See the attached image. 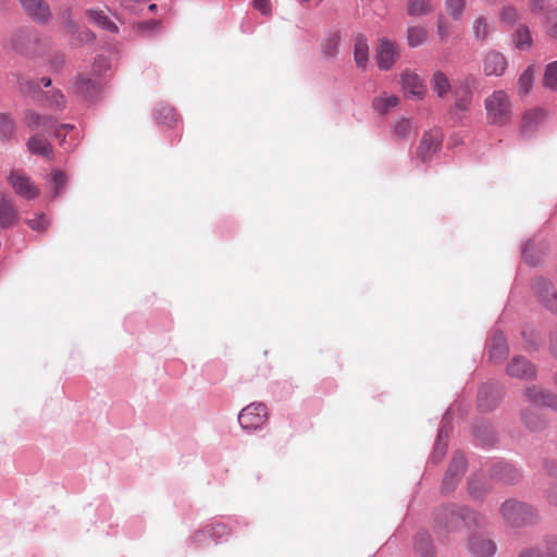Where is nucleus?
Segmentation results:
<instances>
[{
  "instance_id": "nucleus-1",
  "label": "nucleus",
  "mask_w": 557,
  "mask_h": 557,
  "mask_svg": "<svg viewBox=\"0 0 557 557\" xmlns=\"http://www.w3.org/2000/svg\"><path fill=\"white\" fill-rule=\"evenodd\" d=\"M486 121L491 125H507L512 117V102L507 91L494 90L484 99Z\"/></svg>"
},
{
  "instance_id": "nucleus-2",
  "label": "nucleus",
  "mask_w": 557,
  "mask_h": 557,
  "mask_svg": "<svg viewBox=\"0 0 557 557\" xmlns=\"http://www.w3.org/2000/svg\"><path fill=\"white\" fill-rule=\"evenodd\" d=\"M436 520L447 531L458 530L463 527H472L481 523V517L467 507L448 505L440 509Z\"/></svg>"
},
{
  "instance_id": "nucleus-3",
  "label": "nucleus",
  "mask_w": 557,
  "mask_h": 557,
  "mask_svg": "<svg viewBox=\"0 0 557 557\" xmlns=\"http://www.w3.org/2000/svg\"><path fill=\"white\" fill-rule=\"evenodd\" d=\"M500 512L503 518L512 527H524L534 524L539 520V513L533 507L515 499L506 500Z\"/></svg>"
},
{
  "instance_id": "nucleus-4",
  "label": "nucleus",
  "mask_w": 557,
  "mask_h": 557,
  "mask_svg": "<svg viewBox=\"0 0 557 557\" xmlns=\"http://www.w3.org/2000/svg\"><path fill=\"white\" fill-rule=\"evenodd\" d=\"M443 144V134L440 128L425 131L416 149V158L422 162H430L433 157L441 150Z\"/></svg>"
},
{
  "instance_id": "nucleus-5",
  "label": "nucleus",
  "mask_w": 557,
  "mask_h": 557,
  "mask_svg": "<svg viewBox=\"0 0 557 557\" xmlns=\"http://www.w3.org/2000/svg\"><path fill=\"white\" fill-rule=\"evenodd\" d=\"M268 420V410L264 404L252 403L246 406L238 414V422L245 430H256Z\"/></svg>"
},
{
  "instance_id": "nucleus-6",
  "label": "nucleus",
  "mask_w": 557,
  "mask_h": 557,
  "mask_svg": "<svg viewBox=\"0 0 557 557\" xmlns=\"http://www.w3.org/2000/svg\"><path fill=\"white\" fill-rule=\"evenodd\" d=\"M25 121L27 126L33 131H50L54 128V135L57 138L61 137V132L65 131L69 133L70 131L74 129V125L72 124H61L59 126L55 125V121L47 115H39L35 112H27L25 115Z\"/></svg>"
},
{
  "instance_id": "nucleus-7",
  "label": "nucleus",
  "mask_w": 557,
  "mask_h": 557,
  "mask_svg": "<svg viewBox=\"0 0 557 557\" xmlns=\"http://www.w3.org/2000/svg\"><path fill=\"white\" fill-rule=\"evenodd\" d=\"M8 181L14 191L26 199H35L39 196V189L34 185L30 177L22 171H13Z\"/></svg>"
},
{
  "instance_id": "nucleus-8",
  "label": "nucleus",
  "mask_w": 557,
  "mask_h": 557,
  "mask_svg": "<svg viewBox=\"0 0 557 557\" xmlns=\"http://www.w3.org/2000/svg\"><path fill=\"white\" fill-rule=\"evenodd\" d=\"M524 399L535 407H548L557 411V394L540 386H530L523 392Z\"/></svg>"
},
{
  "instance_id": "nucleus-9",
  "label": "nucleus",
  "mask_w": 557,
  "mask_h": 557,
  "mask_svg": "<svg viewBox=\"0 0 557 557\" xmlns=\"http://www.w3.org/2000/svg\"><path fill=\"white\" fill-rule=\"evenodd\" d=\"M483 72L486 76H503L508 66L506 57L496 50L487 51L482 60Z\"/></svg>"
},
{
  "instance_id": "nucleus-10",
  "label": "nucleus",
  "mask_w": 557,
  "mask_h": 557,
  "mask_svg": "<svg viewBox=\"0 0 557 557\" xmlns=\"http://www.w3.org/2000/svg\"><path fill=\"white\" fill-rule=\"evenodd\" d=\"M399 57L398 47L395 42L382 39L376 49V63L380 70L387 71Z\"/></svg>"
},
{
  "instance_id": "nucleus-11",
  "label": "nucleus",
  "mask_w": 557,
  "mask_h": 557,
  "mask_svg": "<svg viewBox=\"0 0 557 557\" xmlns=\"http://www.w3.org/2000/svg\"><path fill=\"white\" fill-rule=\"evenodd\" d=\"M25 13L37 23H48L51 18L49 4L45 0H18Z\"/></svg>"
},
{
  "instance_id": "nucleus-12",
  "label": "nucleus",
  "mask_w": 557,
  "mask_h": 557,
  "mask_svg": "<svg viewBox=\"0 0 557 557\" xmlns=\"http://www.w3.org/2000/svg\"><path fill=\"white\" fill-rule=\"evenodd\" d=\"M533 290L540 301L550 311L557 312V292L545 278H536L533 283Z\"/></svg>"
},
{
  "instance_id": "nucleus-13",
  "label": "nucleus",
  "mask_w": 557,
  "mask_h": 557,
  "mask_svg": "<svg viewBox=\"0 0 557 557\" xmlns=\"http://www.w3.org/2000/svg\"><path fill=\"white\" fill-rule=\"evenodd\" d=\"M401 85L406 95L422 99L426 94V85L420 75L413 71L406 70L401 73Z\"/></svg>"
},
{
  "instance_id": "nucleus-14",
  "label": "nucleus",
  "mask_w": 557,
  "mask_h": 557,
  "mask_svg": "<svg viewBox=\"0 0 557 557\" xmlns=\"http://www.w3.org/2000/svg\"><path fill=\"white\" fill-rule=\"evenodd\" d=\"M466 471V458L461 453H456L443 480V488L450 491Z\"/></svg>"
},
{
  "instance_id": "nucleus-15",
  "label": "nucleus",
  "mask_w": 557,
  "mask_h": 557,
  "mask_svg": "<svg viewBox=\"0 0 557 557\" xmlns=\"http://www.w3.org/2000/svg\"><path fill=\"white\" fill-rule=\"evenodd\" d=\"M100 88V79L91 74H78L73 84L74 92L87 99L94 98Z\"/></svg>"
},
{
  "instance_id": "nucleus-16",
  "label": "nucleus",
  "mask_w": 557,
  "mask_h": 557,
  "mask_svg": "<svg viewBox=\"0 0 557 557\" xmlns=\"http://www.w3.org/2000/svg\"><path fill=\"white\" fill-rule=\"evenodd\" d=\"M471 78H465L459 81L453 89L455 99V108L460 111H467L472 102L473 92L470 85ZM472 81H474L472 78Z\"/></svg>"
},
{
  "instance_id": "nucleus-17",
  "label": "nucleus",
  "mask_w": 557,
  "mask_h": 557,
  "mask_svg": "<svg viewBox=\"0 0 557 557\" xmlns=\"http://www.w3.org/2000/svg\"><path fill=\"white\" fill-rule=\"evenodd\" d=\"M507 373L517 379L530 380L535 377L536 370L527 359L515 357L507 366Z\"/></svg>"
},
{
  "instance_id": "nucleus-18",
  "label": "nucleus",
  "mask_w": 557,
  "mask_h": 557,
  "mask_svg": "<svg viewBox=\"0 0 557 557\" xmlns=\"http://www.w3.org/2000/svg\"><path fill=\"white\" fill-rule=\"evenodd\" d=\"M18 211L14 201L4 195L0 196V227L9 228L16 224Z\"/></svg>"
},
{
  "instance_id": "nucleus-19",
  "label": "nucleus",
  "mask_w": 557,
  "mask_h": 557,
  "mask_svg": "<svg viewBox=\"0 0 557 557\" xmlns=\"http://www.w3.org/2000/svg\"><path fill=\"white\" fill-rule=\"evenodd\" d=\"M470 552L479 557H492L496 553L495 543L484 535H474L469 542Z\"/></svg>"
},
{
  "instance_id": "nucleus-20",
  "label": "nucleus",
  "mask_w": 557,
  "mask_h": 557,
  "mask_svg": "<svg viewBox=\"0 0 557 557\" xmlns=\"http://www.w3.org/2000/svg\"><path fill=\"white\" fill-rule=\"evenodd\" d=\"M27 148L33 154L41 156L48 160H53L54 153L51 144L44 136L36 134L27 141Z\"/></svg>"
},
{
  "instance_id": "nucleus-21",
  "label": "nucleus",
  "mask_w": 557,
  "mask_h": 557,
  "mask_svg": "<svg viewBox=\"0 0 557 557\" xmlns=\"http://www.w3.org/2000/svg\"><path fill=\"white\" fill-rule=\"evenodd\" d=\"M525 557H557V536L545 537L540 544L531 547Z\"/></svg>"
},
{
  "instance_id": "nucleus-22",
  "label": "nucleus",
  "mask_w": 557,
  "mask_h": 557,
  "mask_svg": "<svg viewBox=\"0 0 557 557\" xmlns=\"http://www.w3.org/2000/svg\"><path fill=\"white\" fill-rule=\"evenodd\" d=\"M354 60L357 67L366 70L369 61L368 40L362 34H358L354 39Z\"/></svg>"
},
{
  "instance_id": "nucleus-23",
  "label": "nucleus",
  "mask_w": 557,
  "mask_h": 557,
  "mask_svg": "<svg viewBox=\"0 0 557 557\" xmlns=\"http://www.w3.org/2000/svg\"><path fill=\"white\" fill-rule=\"evenodd\" d=\"M434 11V0H406V13L411 17L430 15Z\"/></svg>"
},
{
  "instance_id": "nucleus-24",
  "label": "nucleus",
  "mask_w": 557,
  "mask_h": 557,
  "mask_svg": "<svg viewBox=\"0 0 557 557\" xmlns=\"http://www.w3.org/2000/svg\"><path fill=\"white\" fill-rule=\"evenodd\" d=\"M430 84L432 90L440 98H445L453 91L450 79L443 71H435L432 74Z\"/></svg>"
},
{
  "instance_id": "nucleus-25",
  "label": "nucleus",
  "mask_w": 557,
  "mask_h": 557,
  "mask_svg": "<svg viewBox=\"0 0 557 557\" xmlns=\"http://www.w3.org/2000/svg\"><path fill=\"white\" fill-rule=\"evenodd\" d=\"M65 29L73 37V45H83L91 42L95 39V35L89 29H79L78 26L70 18L65 20Z\"/></svg>"
},
{
  "instance_id": "nucleus-26",
  "label": "nucleus",
  "mask_w": 557,
  "mask_h": 557,
  "mask_svg": "<svg viewBox=\"0 0 557 557\" xmlns=\"http://www.w3.org/2000/svg\"><path fill=\"white\" fill-rule=\"evenodd\" d=\"M508 355L506 338L502 332H496L493 336V343L490 350V359L495 362H502Z\"/></svg>"
},
{
  "instance_id": "nucleus-27",
  "label": "nucleus",
  "mask_w": 557,
  "mask_h": 557,
  "mask_svg": "<svg viewBox=\"0 0 557 557\" xmlns=\"http://www.w3.org/2000/svg\"><path fill=\"white\" fill-rule=\"evenodd\" d=\"M545 119V112L542 109L535 108L524 112L521 121V132L523 134L532 132Z\"/></svg>"
},
{
  "instance_id": "nucleus-28",
  "label": "nucleus",
  "mask_w": 557,
  "mask_h": 557,
  "mask_svg": "<svg viewBox=\"0 0 557 557\" xmlns=\"http://www.w3.org/2000/svg\"><path fill=\"white\" fill-rule=\"evenodd\" d=\"M406 38L410 48L420 47L428 40V30L422 25L408 26L406 29Z\"/></svg>"
},
{
  "instance_id": "nucleus-29",
  "label": "nucleus",
  "mask_w": 557,
  "mask_h": 557,
  "mask_svg": "<svg viewBox=\"0 0 557 557\" xmlns=\"http://www.w3.org/2000/svg\"><path fill=\"white\" fill-rule=\"evenodd\" d=\"M399 103V98L395 95L384 94L373 99L372 106L374 110L384 115L389 112L391 109L395 108Z\"/></svg>"
},
{
  "instance_id": "nucleus-30",
  "label": "nucleus",
  "mask_w": 557,
  "mask_h": 557,
  "mask_svg": "<svg viewBox=\"0 0 557 557\" xmlns=\"http://www.w3.org/2000/svg\"><path fill=\"white\" fill-rule=\"evenodd\" d=\"M341 44L339 32L330 33L322 42V53L325 58H335Z\"/></svg>"
},
{
  "instance_id": "nucleus-31",
  "label": "nucleus",
  "mask_w": 557,
  "mask_h": 557,
  "mask_svg": "<svg viewBox=\"0 0 557 557\" xmlns=\"http://www.w3.org/2000/svg\"><path fill=\"white\" fill-rule=\"evenodd\" d=\"M534 76L535 71L533 65L528 66L520 75L518 79V95L520 97H524L531 91L534 83Z\"/></svg>"
},
{
  "instance_id": "nucleus-32",
  "label": "nucleus",
  "mask_w": 557,
  "mask_h": 557,
  "mask_svg": "<svg viewBox=\"0 0 557 557\" xmlns=\"http://www.w3.org/2000/svg\"><path fill=\"white\" fill-rule=\"evenodd\" d=\"M86 14H87L88 18L92 23L98 25L99 27H101L108 32H111V33L117 32V26L114 24V22L109 20V17L107 15H104V13L102 11L88 10L86 12Z\"/></svg>"
},
{
  "instance_id": "nucleus-33",
  "label": "nucleus",
  "mask_w": 557,
  "mask_h": 557,
  "mask_svg": "<svg viewBox=\"0 0 557 557\" xmlns=\"http://www.w3.org/2000/svg\"><path fill=\"white\" fill-rule=\"evenodd\" d=\"M515 44L520 50H527L532 46V36L528 26L520 25L515 32Z\"/></svg>"
},
{
  "instance_id": "nucleus-34",
  "label": "nucleus",
  "mask_w": 557,
  "mask_h": 557,
  "mask_svg": "<svg viewBox=\"0 0 557 557\" xmlns=\"http://www.w3.org/2000/svg\"><path fill=\"white\" fill-rule=\"evenodd\" d=\"M521 417L527 428L531 431H537L545 425L544 420L537 414V412L531 409H523Z\"/></svg>"
},
{
  "instance_id": "nucleus-35",
  "label": "nucleus",
  "mask_w": 557,
  "mask_h": 557,
  "mask_svg": "<svg viewBox=\"0 0 557 557\" xmlns=\"http://www.w3.org/2000/svg\"><path fill=\"white\" fill-rule=\"evenodd\" d=\"M157 119L159 123L172 126L177 122V114L172 107L163 106L158 110Z\"/></svg>"
},
{
  "instance_id": "nucleus-36",
  "label": "nucleus",
  "mask_w": 557,
  "mask_h": 557,
  "mask_svg": "<svg viewBox=\"0 0 557 557\" xmlns=\"http://www.w3.org/2000/svg\"><path fill=\"white\" fill-rule=\"evenodd\" d=\"M499 17L503 23L512 26L520 18V14L517 8L508 4L502 8L499 12Z\"/></svg>"
},
{
  "instance_id": "nucleus-37",
  "label": "nucleus",
  "mask_w": 557,
  "mask_h": 557,
  "mask_svg": "<svg viewBox=\"0 0 557 557\" xmlns=\"http://www.w3.org/2000/svg\"><path fill=\"white\" fill-rule=\"evenodd\" d=\"M66 182H67L66 175L62 171L54 170L51 173V183L53 184L52 198L58 197L63 191V189L65 188Z\"/></svg>"
},
{
  "instance_id": "nucleus-38",
  "label": "nucleus",
  "mask_w": 557,
  "mask_h": 557,
  "mask_svg": "<svg viewBox=\"0 0 557 557\" xmlns=\"http://www.w3.org/2000/svg\"><path fill=\"white\" fill-rule=\"evenodd\" d=\"M414 546L417 552L422 555H429L432 550L431 537L426 532H419L416 536Z\"/></svg>"
},
{
  "instance_id": "nucleus-39",
  "label": "nucleus",
  "mask_w": 557,
  "mask_h": 557,
  "mask_svg": "<svg viewBox=\"0 0 557 557\" xmlns=\"http://www.w3.org/2000/svg\"><path fill=\"white\" fill-rule=\"evenodd\" d=\"M446 10L454 20L462 16L466 0H445Z\"/></svg>"
},
{
  "instance_id": "nucleus-40",
  "label": "nucleus",
  "mask_w": 557,
  "mask_h": 557,
  "mask_svg": "<svg viewBox=\"0 0 557 557\" xmlns=\"http://www.w3.org/2000/svg\"><path fill=\"white\" fill-rule=\"evenodd\" d=\"M412 131V124L408 119L398 120L393 128L394 135L398 138H407Z\"/></svg>"
},
{
  "instance_id": "nucleus-41",
  "label": "nucleus",
  "mask_w": 557,
  "mask_h": 557,
  "mask_svg": "<svg viewBox=\"0 0 557 557\" xmlns=\"http://www.w3.org/2000/svg\"><path fill=\"white\" fill-rule=\"evenodd\" d=\"M473 33L476 39L484 40L490 33V26L484 17H478L473 23Z\"/></svg>"
},
{
  "instance_id": "nucleus-42",
  "label": "nucleus",
  "mask_w": 557,
  "mask_h": 557,
  "mask_svg": "<svg viewBox=\"0 0 557 557\" xmlns=\"http://www.w3.org/2000/svg\"><path fill=\"white\" fill-rule=\"evenodd\" d=\"M14 132V123L12 119L5 114H0V137L9 139Z\"/></svg>"
},
{
  "instance_id": "nucleus-43",
  "label": "nucleus",
  "mask_w": 557,
  "mask_h": 557,
  "mask_svg": "<svg viewBox=\"0 0 557 557\" xmlns=\"http://www.w3.org/2000/svg\"><path fill=\"white\" fill-rule=\"evenodd\" d=\"M26 224L34 231L44 233L50 225L49 219L45 214L37 215L26 221Z\"/></svg>"
},
{
  "instance_id": "nucleus-44",
  "label": "nucleus",
  "mask_w": 557,
  "mask_h": 557,
  "mask_svg": "<svg viewBox=\"0 0 557 557\" xmlns=\"http://www.w3.org/2000/svg\"><path fill=\"white\" fill-rule=\"evenodd\" d=\"M110 69V61L106 57L99 55L95 59L91 69V75L100 78V76Z\"/></svg>"
},
{
  "instance_id": "nucleus-45",
  "label": "nucleus",
  "mask_w": 557,
  "mask_h": 557,
  "mask_svg": "<svg viewBox=\"0 0 557 557\" xmlns=\"http://www.w3.org/2000/svg\"><path fill=\"white\" fill-rule=\"evenodd\" d=\"M545 28L550 37L557 38V8L547 13Z\"/></svg>"
},
{
  "instance_id": "nucleus-46",
  "label": "nucleus",
  "mask_w": 557,
  "mask_h": 557,
  "mask_svg": "<svg viewBox=\"0 0 557 557\" xmlns=\"http://www.w3.org/2000/svg\"><path fill=\"white\" fill-rule=\"evenodd\" d=\"M544 82L546 86L557 88V61L547 65Z\"/></svg>"
},
{
  "instance_id": "nucleus-47",
  "label": "nucleus",
  "mask_w": 557,
  "mask_h": 557,
  "mask_svg": "<svg viewBox=\"0 0 557 557\" xmlns=\"http://www.w3.org/2000/svg\"><path fill=\"white\" fill-rule=\"evenodd\" d=\"M48 102V106L51 108L63 109L65 107V98L59 90L51 92Z\"/></svg>"
},
{
  "instance_id": "nucleus-48",
  "label": "nucleus",
  "mask_w": 557,
  "mask_h": 557,
  "mask_svg": "<svg viewBox=\"0 0 557 557\" xmlns=\"http://www.w3.org/2000/svg\"><path fill=\"white\" fill-rule=\"evenodd\" d=\"M20 88L23 92L33 95L39 89V84L30 79H21Z\"/></svg>"
},
{
  "instance_id": "nucleus-49",
  "label": "nucleus",
  "mask_w": 557,
  "mask_h": 557,
  "mask_svg": "<svg viewBox=\"0 0 557 557\" xmlns=\"http://www.w3.org/2000/svg\"><path fill=\"white\" fill-rule=\"evenodd\" d=\"M253 7L263 15H269L272 12L270 0H253Z\"/></svg>"
},
{
  "instance_id": "nucleus-50",
  "label": "nucleus",
  "mask_w": 557,
  "mask_h": 557,
  "mask_svg": "<svg viewBox=\"0 0 557 557\" xmlns=\"http://www.w3.org/2000/svg\"><path fill=\"white\" fill-rule=\"evenodd\" d=\"M548 1L549 0H529L528 5L531 12L539 14L545 9Z\"/></svg>"
},
{
  "instance_id": "nucleus-51",
  "label": "nucleus",
  "mask_w": 557,
  "mask_h": 557,
  "mask_svg": "<svg viewBox=\"0 0 557 557\" xmlns=\"http://www.w3.org/2000/svg\"><path fill=\"white\" fill-rule=\"evenodd\" d=\"M445 453H446V445L436 443V445L434 447V453H433V460L435 462L441 461L442 458L444 457Z\"/></svg>"
},
{
  "instance_id": "nucleus-52",
  "label": "nucleus",
  "mask_w": 557,
  "mask_h": 557,
  "mask_svg": "<svg viewBox=\"0 0 557 557\" xmlns=\"http://www.w3.org/2000/svg\"><path fill=\"white\" fill-rule=\"evenodd\" d=\"M549 351L555 358H557V324L549 336Z\"/></svg>"
},
{
  "instance_id": "nucleus-53",
  "label": "nucleus",
  "mask_w": 557,
  "mask_h": 557,
  "mask_svg": "<svg viewBox=\"0 0 557 557\" xmlns=\"http://www.w3.org/2000/svg\"><path fill=\"white\" fill-rule=\"evenodd\" d=\"M208 532H210L212 535L221 536L226 533V527L224 524L216 523L208 528Z\"/></svg>"
},
{
  "instance_id": "nucleus-54",
  "label": "nucleus",
  "mask_w": 557,
  "mask_h": 557,
  "mask_svg": "<svg viewBox=\"0 0 557 557\" xmlns=\"http://www.w3.org/2000/svg\"><path fill=\"white\" fill-rule=\"evenodd\" d=\"M437 34L442 40L446 39V37L448 36V30L445 25V22L442 20H440L437 23Z\"/></svg>"
},
{
  "instance_id": "nucleus-55",
  "label": "nucleus",
  "mask_w": 557,
  "mask_h": 557,
  "mask_svg": "<svg viewBox=\"0 0 557 557\" xmlns=\"http://www.w3.org/2000/svg\"><path fill=\"white\" fill-rule=\"evenodd\" d=\"M544 467L546 469V471L549 473V474H556L557 473V465L554 460H545L544 461Z\"/></svg>"
},
{
  "instance_id": "nucleus-56",
  "label": "nucleus",
  "mask_w": 557,
  "mask_h": 557,
  "mask_svg": "<svg viewBox=\"0 0 557 557\" xmlns=\"http://www.w3.org/2000/svg\"><path fill=\"white\" fill-rule=\"evenodd\" d=\"M65 62V58L63 54H55L52 59V65L55 69H60Z\"/></svg>"
},
{
  "instance_id": "nucleus-57",
  "label": "nucleus",
  "mask_w": 557,
  "mask_h": 557,
  "mask_svg": "<svg viewBox=\"0 0 557 557\" xmlns=\"http://www.w3.org/2000/svg\"><path fill=\"white\" fill-rule=\"evenodd\" d=\"M484 396H485V392L484 389H482L480 393H479V407L483 410H487L490 409V406L485 405L484 404Z\"/></svg>"
},
{
  "instance_id": "nucleus-58",
  "label": "nucleus",
  "mask_w": 557,
  "mask_h": 557,
  "mask_svg": "<svg viewBox=\"0 0 557 557\" xmlns=\"http://www.w3.org/2000/svg\"><path fill=\"white\" fill-rule=\"evenodd\" d=\"M41 83L44 84L45 87H48L51 85V79L48 77H44V78H41Z\"/></svg>"
},
{
  "instance_id": "nucleus-59",
  "label": "nucleus",
  "mask_w": 557,
  "mask_h": 557,
  "mask_svg": "<svg viewBox=\"0 0 557 557\" xmlns=\"http://www.w3.org/2000/svg\"><path fill=\"white\" fill-rule=\"evenodd\" d=\"M323 0H300L301 3L313 2L315 5L320 4Z\"/></svg>"
},
{
  "instance_id": "nucleus-60",
  "label": "nucleus",
  "mask_w": 557,
  "mask_h": 557,
  "mask_svg": "<svg viewBox=\"0 0 557 557\" xmlns=\"http://www.w3.org/2000/svg\"><path fill=\"white\" fill-rule=\"evenodd\" d=\"M66 134H67V133H66L65 131L61 132V137H60L59 139H60L61 141H64V140H65V137H66Z\"/></svg>"
},
{
  "instance_id": "nucleus-61",
  "label": "nucleus",
  "mask_w": 557,
  "mask_h": 557,
  "mask_svg": "<svg viewBox=\"0 0 557 557\" xmlns=\"http://www.w3.org/2000/svg\"><path fill=\"white\" fill-rule=\"evenodd\" d=\"M156 8H157V5H156V4H150V5H149V10H150V11L156 10Z\"/></svg>"
},
{
  "instance_id": "nucleus-62",
  "label": "nucleus",
  "mask_w": 557,
  "mask_h": 557,
  "mask_svg": "<svg viewBox=\"0 0 557 557\" xmlns=\"http://www.w3.org/2000/svg\"><path fill=\"white\" fill-rule=\"evenodd\" d=\"M554 384L557 387V373L554 375Z\"/></svg>"
},
{
  "instance_id": "nucleus-63",
  "label": "nucleus",
  "mask_w": 557,
  "mask_h": 557,
  "mask_svg": "<svg viewBox=\"0 0 557 557\" xmlns=\"http://www.w3.org/2000/svg\"><path fill=\"white\" fill-rule=\"evenodd\" d=\"M505 469L511 471V469L508 466H505Z\"/></svg>"
},
{
  "instance_id": "nucleus-64",
  "label": "nucleus",
  "mask_w": 557,
  "mask_h": 557,
  "mask_svg": "<svg viewBox=\"0 0 557 557\" xmlns=\"http://www.w3.org/2000/svg\"><path fill=\"white\" fill-rule=\"evenodd\" d=\"M552 502H554L557 505V499L552 497Z\"/></svg>"
}]
</instances>
